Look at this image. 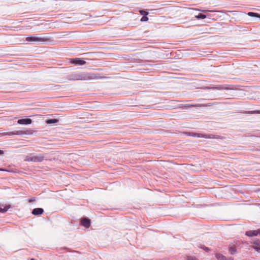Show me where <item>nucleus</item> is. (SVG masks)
Returning <instances> with one entry per match:
<instances>
[{
	"label": "nucleus",
	"instance_id": "1",
	"mask_svg": "<svg viewBox=\"0 0 260 260\" xmlns=\"http://www.w3.org/2000/svg\"><path fill=\"white\" fill-rule=\"evenodd\" d=\"M49 38L43 35H38L34 36H29L26 38L25 40L27 42H37L43 43L49 41Z\"/></svg>",
	"mask_w": 260,
	"mask_h": 260
},
{
	"label": "nucleus",
	"instance_id": "2",
	"mask_svg": "<svg viewBox=\"0 0 260 260\" xmlns=\"http://www.w3.org/2000/svg\"><path fill=\"white\" fill-rule=\"evenodd\" d=\"M44 159V156L41 154H31L26 157L25 160L28 161L41 162Z\"/></svg>",
	"mask_w": 260,
	"mask_h": 260
},
{
	"label": "nucleus",
	"instance_id": "3",
	"mask_svg": "<svg viewBox=\"0 0 260 260\" xmlns=\"http://www.w3.org/2000/svg\"><path fill=\"white\" fill-rule=\"evenodd\" d=\"M34 131L31 129H26L25 130L16 131L7 133L9 136L11 135H32Z\"/></svg>",
	"mask_w": 260,
	"mask_h": 260
},
{
	"label": "nucleus",
	"instance_id": "4",
	"mask_svg": "<svg viewBox=\"0 0 260 260\" xmlns=\"http://www.w3.org/2000/svg\"><path fill=\"white\" fill-rule=\"evenodd\" d=\"M81 224L85 228H88L90 226V220L87 218H82L80 220Z\"/></svg>",
	"mask_w": 260,
	"mask_h": 260
},
{
	"label": "nucleus",
	"instance_id": "5",
	"mask_svg": "<svg viewBox=\"0 0 260 260\" xmlns=\"http://www.w3.org/2000/svg\"><path fill=\"white\" fill-rule=\"evenodd\" d=\"M70 62L75 64L84 65L86 63V61L80 58H76L72 59Z\"/></svg>",
	"mask_w": 260,
	"mask_h": 260
},
{
	"label": "nucleus",
	"instance_id": "6",
	"mask_svg": "<svg viewBox=\"0 0 260 260\" xmlns=\"http://www.w3.org/2000/svg\"><path fill=\"white\" fill-rule=\"evenodd\" d=\"M212 105L211 103L207 104H186L184 105L185 107H207L210 106Z\"/></svg>",
	"mask_w": 260,
	"mask_h": 260
},
{
	"label": "nucleus",
	"instance_id": "7",
	"mask_svg": "<svg viewBox=\"0 0 260 260\" xmlns=\"http://www.w3.org/2000/svg\"><path fill=\"white\" fill-rule=\"evenodd\" d=\"M32 122V120L30 118L19 119L17 123L19 124H30Z\"/></svg>",
	"mask_w": 260,
	"mask_h": 260
},
{
	"label": "nucleus",
	"instance_id": "8",
	"mask_svg": "<svg viewBox=\"0 0 260 260\" xmlns=\"http://www.w3.org/2000/svg\"><path fill=\"white\" fill-rule=\"evenodd\" d=\"M246 235L251 237L254 236H257L258 234L260 235V229L254 231H249L246 232Z\"/></svg>",
	"mask_w": 260,
	"mask_h": 260
},
{
	"label": "nucleus",
	"instance_id": "9",
	"mask_svg": "<svg viewBox=\"0 0 260 260\" xmlns=\"http://www.w3.org/2000/svg\"><path fill=\"white\" fill-rule=\"evenodd\" d=\"M98 76L97 74H88L86 77L84 78H79V79H84V80H90V79H97Z\"/></svg>",
	"mask_w": 260,
	"mask_h": 260
},
{
	"label": "nucleus",
	"instance_id": "10",
	"mask_svg": "<svg viewBox=\"0 0 260 260\" xmlns=\"http://www.w3.org/2000/svg\"><path fill=\"white\" fill-rule=\"evenodd\" d=\"M44 212L42 208H35L32 211V214L35 215H39L42 214Z\"/></svg>",
	"mask_w": 260,
	"mask_h": 260
},
{
	"label": "nucleus",
	"instance_id": "11",
	"mask_svg": "<svg viewBox=\"0 0 260 260\" xmlns=\"http://www.w3.org/2000/svg\"><path fill=\"white\" fill-rule=\"evenodd\" d=\"M229 251L232 254H234L236 252L237 249L235 245H231L230 246Z\"/></svg>",
	"mask_w": 260,
	"mask_h": 260
},
{
	"label": "nucleus",
	"instance_id": "12",
	"mask_svg": "<svg viewBox=\"0 0 260 260\" xmlns=\"http://www.w3.org/2000/svg\"><path fill=\"white\" fill-rule=\"evenodd\" d=\"M10 208H11V206L9 205H6L4 208H3L2 207L0 206V212H2V213L6 212Z\"/></svg>",
	"mask_w": 260,
	"mask_h": 260
},
{
	"label": "nucleus",
	"instance_id": "13",
	"mask_svg": "<svg viewBox=\"0 0 260 260\" xmlns=\"http://www.w3.org/2000/svg\"><path fill=\"white\" fill-rule=\"evenodd\" d=\"M215 256L218 260H224L225 256L220 253H216Z\"/></svg>",
	"mask_w": 260,
	"mask_h": 260
},
{
	"label": "nucleus",
	"instance_id": "14",
	"mask_svg": "<svg viewBox=\"0 0 260 260\" xmlns=\"http://www.w3.org/2000/svg\"><path fill=\"white\" fill-rule=\"evenodd\" d=\"M58 121V120L57 119H51L47 120L46 122L48 124H51V123H56Z\"/></svg>",
	"mask_w": 260,
	"mask_h": 260
},
{
	"label": "nucleus",
	"instance_id": "15",
	"mask_svg": "<svg viewBox=\"0 0 260 260\" xmlns=\"http://www.w3.org/2000/svg\"><path fill=\"white\" fill-rule=\"evenodd\" d=\"M195 18H196L198 19H204L206 18V16L202 14H199V15L195 16Z\"/></svg>",
	"mask_w": 260,
	"mask_h": 260
},
{
	"label": "nucleus",
	"instance_id": "16",
	"mask_svg": "<svg viewBox=\"0 0 260 260\" xmlns=\"http://www.w3.org/2000/svg\"><path fill=\"white\" fill-rule=\"evenodd\" d=\"M248 114H260V110H254L251 111H248L246 112Z\"/></svg>",
	"mask_w": 260,
	"mask_h": 260
},
{
	"label": "nucleus",
	"instance_id": "17",
	"mask_svg": "<svg viewBox=\"0 0 260 260\" xmlns=\"http://www.w3.org/2000/svg\"><path fill=\"white\" fill-rule=\"evenodd\" d=\"M140 13L141 15L147 16L148 14V13L144 10H140Z\"/></svg>",
	"mask_w": 260,
	"mask_h": 260
},
{
	"label": "nucleus",
	"instance_id": "18",
	"mask_svg": "<svg viewBox=\"0 0 260 260\" xmlns=\"http://www.w3.org/2000/svg\"><path fill=\"white\" fill-rule=\"evenodd\" d=\"M148 20V18L145 15H144L141 19V21H147Z\"/></svg>",
	"mask_w": 260,
	"mask_h": 260
},
{
	"label": "nucleus",
	"instance_id": "19",
	"mask_svg": "<svg viewBox=\"0 0 260 260\" xmlns=\"http://www.w3.org/2000/svg\"><path fill=\"white\" fill-rule=\"evenodd\" d=\"M187 260H198V259L193 257H188Z\"/></svg>",
	"mask_w": 260,
	"mask_h": 260
},
{
	"label": "nucleus",
	"instance_id": "20",
	"mask_svg": "<svg viewBox=\"0 0 260 260\" xmlns=\"http://www.w3.org/2000/svg\"><path fill=\"white\" fill-rule=\"evenodd\" d=\"M202 137L204 138H212V137L211 136H210L209 135H204Z\"/></svg>",
	"mask_w": 260,
	"mask_h": 260
},
{
	"label": "nucleus",
	"instance_id": "21",
	"mask_svg": "<svg viewBox=\"0 0 260 260\" xmlns=\"http://www.w3.org/2000/svg\"><path fill=\"white\" fill-rule=\"evenodd\" d=\"M4 154V151L3 150H0V155H2Z\"/></svg>",
	"mask_w": 260,
	"mask_h": 260
},
{
	"label": "nucleus",
	"instance_id": "22",
	"mask_svg": "<svg viewBox=\"0 0 260 260\" xmlns=\"http://www.w3.org/2000/svg\"><path fill=\"white\" fill-rule=\"evenodd\" d=\"M224 260H234V258L230 257L229 258H225Z\"/></svg>",
	"mask_w": 260,
	"mask_h": 260
},
{
	"label": "nucleus",
	"instance_id": "23",
	"mask_svg": "<svg viewBox=\"0 0 260 260\" xmlns=\"http://www.w3.org/2000/svg\"><path fill=\"white\" fill-rule=\"evenodd\" d=\"M254 13H252V12H249L248 13V15L249 16H252Z\"/></svg>",
	"mask_w": 260,
	"mask_h": 260
},
{
	"label": "nucleus",
	"instance_id": "24",
	"mask_svg": "<svg viewBox=\"0 0 260 260\" xmlns=\"http://www.w3.org/2000/svg\"><path fill=\"white\" fill-rule=\"evenodd\" d=\"M204 250H206V251H209V248H207V247H205V248H204Z\"/></svg>",
	"mask_w": 260,
	"mask_h": 260
},
{
	"label": "nucleus",
	"instance_id": "25",
	"mask_svg": "<svg viewBox=\"0 0 260 260\" xmlns=\"http://www.w3.org/2000/svg\"><path fill=\"white\" fill-rule=\"evenodd\" d=\"M201 11L203 12H205L206 11V10H201Z\"/></svg>",
	"mask_w": 260,
	"mask_h": 260
},
{
	"label": "nucleus",
	"instance_id": "26",
	"mask_svg": "<svg viewBox=\"0 0 260 260\" xmlns=\"http://www.w3.org/2000/svg\"><path fill=\"white\" fill-rule=\"evenodd\" d=\"M30 260H36V259L34 258H31Z\"/></svg>",
	"mask_w": 260,
	"mask_h": 260
},
{
	"label": "nucleus",
	"instance_id": "27",
	"mask_svg": "<svg viewBox=\"0 0 260 260\" xmlns=\"http://www.w3.org/2000/svg\"><path fill=\"white\" fill-rule=\"evenodd\" d=\"M1 171H5V170L3 169H0Z\"/></svg>",
	"mask_w": 260,
	"mask_h": 260
}]
</instances>
